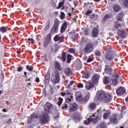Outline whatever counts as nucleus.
I'll return each mask as SVG.
<instances>
[{"mask_svg":"<svg viewBox=\"0 0 128 128\" xmlns=\"http://www.w3.org/2000/svg\"><path fill=\"white\" fill-rule=\"evenodd\" d=\"M90 14H92V10H90V9L88 10L87 12H86V16H90Z\"/></svg>","mask_w":128,"mask_h":128,"instance_id":"38","label":"nucleus"},{"mask_svg":"<svg viewBox=\"0 0 128 128\" xmlns=\"http://www.w3.org/2000/svg\"><path fill=\"white\" fill-rule=\"evenodd\" d=\"M66 18V14L64 12H61L60 14V19L61 20H64Z\"/></svg>","mask_w":128,"mask_h":128,"instance_id":"40","label":"nucleus"},{"mask_svg":"<svg viewBox=\"0 0 128 128\" xmlns=\"http://www.w3.org/2000/svg\"><path fill=\"white\" fill-rule=\"evenodd\" d=\"M36 82H40V78H36Z\"/></svg>","mask_w":128,"mask_h":128,"instance_id":"62","label":"nucleus"},{"mask_svg":"<svg viewBox=\"0 0 128 128\" xmlns=\"http://www.w3.org/2000/svg\"><path fill=\"white\" fill-rule=\"evenodd\" d=\"M50 122V116L48 114L42 113L40 118V122L41 124H48Z\"/></svg>","mask_w":128,"mask_h":128,"instance_id":"5","label":"nucleus"},{"mask_svg":"<svg viewBox=\"0 0 128 128\" xmlns=\"http://www.w3.org/2000/svg\"><path fill=\"white\" fill-rule=\"evenodd\" d=\"M74 120H76V122H78L80 120V118L78 117V116H77V117L74 118Z\"/></svg>","mask_w":128,"mask_h":128,"instance_id":"52","label":"nucleus"},{"mask_svg":"<svg viewBox=\"0 0 128 128\" xmlns=\"http://www.w3.org/2000/svg\"><path fill=\"white\" fill-rule=\"evenodd\" d=\"M60 72L56 70L52 72V76H51V82L53 84H56L60 82Z\"/></svg>","mask_w":128,"mask_h":128,"instance_id":"3","label":"nucleus"},{"mask_svg":"<svg viewBox=\"0 0 128 128\" xmlns=\"http://www.w3.org/2000/svg\"><path fill=\"white\" fill-rule=\"evenodd\" d=\"M84 52H87V54H89V52H92V49H90V48H84Z\"/></svg>","mask_w":128,"mask_h":128,"instance_id":"37","label":"nucleus"},{"mask_svg":"<svg viewBox=\"0 0 128 128\" xmlns=\"http://www.w3.org/2000/svg\"><path fill=\"white\" fill-rule=\"evenodd\" d=\"M103 82L105 84H108L110 82V78L108 76H104V78H103Z\"/></svg>","mask_w":128,"mask_h":128,"instance_id":"27","label":"nucleus"},{"mask_svg":"<svg viewBox=\"0 0 128 128\" xmlns=\"http://www.w3.org/2000/svg\"><path fill=\"white\" fill-rule=\"evenodd\" d=\"M70 52H71V54H74L76 52V50L74 48H70L69 49Z\"/></svg>","mask_w":128,"mask_h":128,"instance_id":"48","label":"nucleus"},{"mask_svg":"<svg viewBox=\"0 0 128 128\" xmlns=\"http://www.w3.org/2000/svg\"><path fill=\"white\" fill-rule=\"evenodd\" d=\"M96 104L91 103L89 105L88 109L90 110H91V112H92V110H96Z\"/></svg>","mask_w":128,"mask_h":128,"instance_id":"19","label":"nucleus"},{"mask_svg":"<svg viewBox=\"0 0 128 128\" xmlns=\"http://www.w3.org/2000/svg\"><path fill=\"white\" fill-rule=\"evenodd\" d=\"M114 10V12H118V10H120V6L118 5H115L113 7Z\"/></svg>","mask_w":128,"mask_h":128,"instance_id":"30","label":"nucleus"},{"mask_svg":"<svg viewBox=\"0 0 128 128\" xmlns=\"http://www.w3.org/2000/svg\"><path fill=\"white\" fill-rule=\"evenodd\" d=\"M100 118H102V116H100V117H98V115H96V113H94L90 116L89 118L84 122V124H90V122H93L94 124H96L98 122V120H100Z\"/></svg>","mask_w":128,"mask_h":128,"instance_id":"4","label":"nucleus"},{"mask_svg":"<svg viewBox=\"0 0 128 128\" xmlns=\"http://www.w3.org/2000/svg\"><path fill=\"white\" fill-rule=\"evenodd\" d=\"M66 26H68V22H64L61 27V32H64L66 30Z\"/></svg>","mask_w":128,"mask_h":128,"instance_id":"22","label":"nucleus"},{"mask_svg":"<svg viewBox=\"0 0 128 128\" xmlns=\"http://www.w3.org/2000/svg\"><path fill=\"white\" fill-rule=\"evenodd\" d=\"M24 76H26V78H27V74H28V72H24Z\"/></svg>","mask_w":128,"mask_h":128,"instance_id":"63","label":"nucleus"},{"mask_svg":"<svg viewBox=\"0 0 128 128\" xmlns=\"http://www.w3.org/2000/svg\"><path fill=\"white\" fill-rule=\"evenodd\" d=\"M52 108H54V106L50 102H46L44 106V110L46 112H50L52 110Z\"/></svg>","mask_w":128,"mask_h":128,"instance_id":"6","label":"nucleus"},{"mask_svg":"<svg viewBox=\"0 0 128 128\" xmlns=\"http://www.w3.org/2000/svg\"><path fill=\"white\" fill-rule=\"evenodd\" d=\"M90 94H87L84 98H82V101L81 102H88L89 100H90Z\"/></svg>","mask_w":128,"mask_h":128,"instance_id":"23","label":"nucleus"},{"mask_svg":"<svg viewBox=\"0 0 128 128\" xmlns=\"http://www.w3.org/2000/svg\"><path fill=\"white\" fill-rule=\"evenodd\" d=\"M123 4L124 6H126V8H128V0H126L124 2Z\"/></svg>","mask_w":128,"mask_h":128,"instance_id":"42","label":"nucleus"},{"mask_svg":"<svg viewBox=\"0 0 128 128\" xmlns=\"http://www.w3.org/2000/svg\"><path fill=\"white\" fill-rule=\"evenodd\" d=\"M90 18L93 20H98V15L96 14H92L90 16Z\"/></svg>","mask_w":128,"mask_h":128,"instance_id":"29","label":"nucleus"},{"mask_svg":"<svg viewBox=\"0 0 128 128\" xmlns=\"http://www.w3.org/2000/svg\"><path fill=\"white\" fill-rule=\"evenodd\" d=\"M77 86L79 88H84V84H80L77 85Z\"/></svg>","mask_w":128,"mask_h":128,"instance_id":"51","label":"nucleus"},{"mask_svg":"<svg viewBox=\"0 0 128 128\" xmlns=\"http://www.w3.org/2000/svg\"><path fill=\"white\" fill-rule=\"evenodd\" d=\"M112 18V15L110 14H107L103 18V20H104V22L106 20H108L109 18Z\"/></svg>","mask_w":128,"mask_h":128,"instance_id":"31","label":"nucleus"},{"mask_svg":"<svg viewBox=\"0 0 128 128\" xmlns=\"http://www.w3.org/2000/svg\"><path fill=\"white\" fill-rule=\"evenodd\" d=\"M78 109V106L76 103H72L70 105V112H74L76 110Z\"/></svg>","mask_w":128,"mask_h":128,"instance_id":"11","label":"nucleus"},{"mask_svg":"<svg viewBox=\"0 0 128 128\" xmlns=\"http://www.w3.org/2000/svg\"><path fill=\"white\" fill-rule=\"evenodd\" d=\"M58 116H59L58 114L57 113L56 115L54 116V118L55 120H56L57 118H58Z\"/></svg>","mask_w":128,"mask_h":128,"instance_id":"57","label":"nucleus"},{"mask_svg":"<svg viewBox=\"0 0 128 128\" xmlns=\"http://www.w3.org/2000/svg\"><path fill=\"white\" fill-rule=\"evenodd\" d=\"M55 68L58 70H60V64L57 62L55 63Z\"/></svg>","mask_w":128,"mask_h":128,"instance_id":"33","label":"nucleus"},{"mask_svg":"<svg viewBox=\"0 0 128 128\" xmlns=\"http://www.w3.org/2000/svg\"><path fill=\"white\" fill-rule=\"evenodd\" d=\"M97 98L98 100L104 102H110L112 100V96L110 94H106L104 91H100L98 93Z\"/></svg>","mask_w":128,"mask_h":128,"instance_id":"1","label":"nucleus"},{"mask_svg":"<svg viewBox=\"0 0 128 128\" xmlns=\"http://www.w3.org/2000/svg\"><path fill=\"white\" fill-rule=\"evenodd\" d=\"M94 85H96L95 84H94L92 82V81L90 80L87 83H86L85 86L86 90H90V88H94Z\"/></svg>","mask_w":128,"mask_h":128,"instance_id":"13","label":"nucleus"},{"mask_svg":"<svg viewBox=\"0 0 128 128\" xmlns=\"http://www.w3.org/2000/svg\"><path fill=\"white\" fill-rule=\"evenodd\" d=\"M63 38V36H60L58 35H56L54 38V42H58V40H62Z\"/></svg>","mask_w":128,"mask_h":128,"instance_id":"25","label":"nucleus"},{"mask_svg":"<svg viewBox=\"0 0 128 128\" xmlns=\"http://www.w3.org/2000/svg\"><path fill=\"white\" fill-rule=\"evenodd\" d=\"M118 114H113L110 118V122H111V124H118Z\"/></svg>","mask_w":128,"mask_h":128,"instance_id":"8","label":"nucleus"},{"mask_svg":"<svg viewBox=\"0 0 128 128\" xmlns=\"http://www.w3.org/2000/svg\"><path fill=\"white\" fill-rule=\"evenodd\" d=\"M110 114H112V113L110 112V111L106 112L103 115L104 120H108V118H110Z\"/></svg>","mask_w":128,"mask_h":128,"instance_id":"21","label":"nucleus"},{"mask_svg":"<svg viewBox=\"0 0 128 128\" xmlns=\"http://www.w3.org/2000/svg\"><path fill=\"white\" fill-rule=\"evenodd\" d=\"M112 82L116 86L118 84V80L116 79H112Z\"/></svg>","mask_w":128,"mask_h":128,"instance_id":"45","label":"nucleus"},{"mask_svg":"<svg viewBox=\"0 0 128 128\" xmlns=\"http://www.w3.org/2000/svg\"><path fill=\"white\" fill-rule=\"evenodd\" d=\"M26 70H29V72H32V70H33L32 66L30 65L26 66Z\"/></svg>","mask_w":128,"mask_h":128,"instance_id":"36","label":"nucleus"},{"mask_svg":"<svg viewBox=\"0 0 128 128\" xmlns=\"http://www.w3.org/2000/svg\"><path fill=\"white\" fill-rule=\"evenodd\" d=\"M72 58H74V57L72 56L70 54H68L67 55V64H70V62H72Z\"/></svg>","mask_w":128,"mask_h":128,"instance_id":"24","label":"nucleus"},{"mask_svg":"<svg viewBox=\"0 0 128 128\" xmlns=\"http://www.w3.org/2000/svg\"><path fill=\"white\" fill-rule=\"evenodd\" d=\"M28 40L30 42L31 44H34V40L32 38H28Z\"/></svg>","mask_w":128,"mask_h":128,"instance_id":"55","label":"nucleus"},{"mask_svg":"<svg viewBox=\"0 0 128 128\" xmlns=\"http://www.w3.org/2000/svg\"><path fill=\"white\" fill-rule=\"evenodd\" d=\"M100 126L102 128H106V124L104 122H102L100 124Z\"/></svg>","mask_w":128,"mask_h":128,"instance_id":"43","label":"nucleus"},{"mask_svg":"<svg viewBox=\"0 0 128 128\" xmlns=\"http://www.w3.org/2000/svg\"><path fill=\"white\" fill-rule=\"evenodd\" d=\"M104 70L106 74H112V67H110V66L106 65Z\"/></svg>","mask_w":128,"mask_h":128,"instance_id":"15","label":"nucleus"},{"mask_svg":"<svg viewBox=\"0 0 128 128\" xmlns=\"http://www.w3.org/2000/svg\"><path fill=\"white\" fill-rule=\"evenodd\" d=\"M62 100H64L62 98H58V104L59 106H60L62 105Z\"/></svg>","mask_w":128,"mask_h":128,"instance_id":"34","label":"nucleus"},{"mask_svg":"<svg viewBox=\"0 0 128 128\" xmlns=\"http://www.w3.org/2000/svg\"><path fill=\"white\" fill-rule=\"evenodd\" d=\"M84 34L85 36H88V30H84Z\"/></svg>","mask_w":128,"mask_h":128,"instance_id":"58","label":"nucleus"},{"mask_svg":"<svg viewBox=\"0 0 128 128\" xmlns=\"http://www.w3.org/2000/svg\"><path fill=\"white\" fill-rule=\"evenodd\" d=\"M74 96H70V98H67L66 100V102H71L72 101V98Z\"/></svg>","mask_w":128,"mask_h":128,"instance_id":"49","label":"nucleus"},{"mask_svg":"<svg viewBox=\"0 0 128 128\" xmlns=\"http://www.w3.org/2000/svg\"><path fill=\"white\" fill-rule=\"evenodd\" d=\"M96 56H102V52H100V51H96Z\"/></svg>","mask_w":128,"mask_h":128,"instance_id":"50","label":"nucleus"},{"mask_svg":"<svg viewBox=\"0 0 128 128\" xmlns=\"http://www.w3.org/2000/svg\"><path fill=\"white\" fill-rule=\"evenodd\" d=\"M116 50H112V48L107 50V52L105 54V58L108 62H112L114 58H116Z\"/></svg>","mask_w":128,"mask_h":128,"instance_id":"2","label":"nucleus"},{"mask_svg":"<svg viewBox=\"0 0 128 128\" xmlns=\"http://www.w3.org/2000/svg\"><path fill=\"white\" fill-rule=\"evenodd\" d=\"M24 70V67L23 66H18V68L17 70L18 72H20Z\"/></svg>","mask_w":128,"mask_h":128,"instance_id":"47","label":"nucleus"},{"mask_svg":"<svg viewBox=\"0 0 128 128\" xmlns=\"http://www.w3.org/2000/svg\"><path fill=\"white\" fill-rule=\"evenodd\" d=\"M68 106H70V102H68L66 101L64 106L62 107V110H66V108H68Z\"/></svg>","mask_w":128,"mask_h":128,"instance_id":"28","label":"nucleus"},{"mask_svg":"<svg viewBox=\"0 0 128 128\" xmlns=\"http://www.w3.org/2000/svg\"><path fill=\"white\" fill-rule=\"evenodd\" d=\"M93 60H94L92 58H89L87 60V62H92Z\"/></svg>","mask_w":128,"mask_h":128,"instance_id":"56","label":"nucleus"},{"mask_svg":"<svg viewBox=\"0 0 128 128\" xmlns=\"http://www.w3.org/2000/svg\"><path fill=\"white\" fill-rule=\"evenodd\" d=\"M122 25L120 24V22H116L115 23V28H118L120 27V26H122Z\"/></svg>","mask_w":128,"mask_h":128,"instance_id":"35","label":"nucleus"},{"mask_svg":"<svg viewBox=\"0 0 128 128\" xmlns=\"http://www.w3.org/2000/svg\"><path fill=\"white\" fill-rule=\"evenodd\" d=\"M62 6H64V2H61L59 3L58 8H60Z\"/></svg>","mask_w":128,"mask_h":128,"instance_id":"46","label":"nucleus"},{"mask_svg":"<svg viewBox=\"0 0 128 128\" xmlns=\"http://www.w3.org/2000/svg\"><path fill=\"white\" fill-rule=\"evenodd\" d=\"M118 34L120 36V38H126V33L124 30H118Z\"/></svg>","mask_w":128,"mask_h":128,"instance_id":"14","label":"nucleus"},{"mask_svg":"<svg viewBox=\"0 0 128 128\" xmlns=\"http://www.w3.org/2000/svg\"><path fill=\"white\" fill-rule=\"evenodd\" d=\"M58 24H60V22L58 20H56L54 21V24L51 30L52 32L54 34V32H58Z\"/></svg>","mask_w":128,"mask_h":128,"instance_id":"7","label":"nucleus"},{"mask_svg":"<svg viewBox=\"0 0 128 128\" xmlns=\"http://www.w3.org/2000/svg\"><path fill=\"white\" fill-rule=\"evenodd\" d=\"M98 30L96 28H94L93 29L92 36L94 38H96L98 35Z\"/></svg>","mask_w":128,"mask_h":128,"instance_id":"20","label":"nucleus"},{"mask_svg":"<svg viewBox=\"0 0 128 128\" xmlns=\"http://www.w3.org/2000/svg\"><path fill=\"white\" fill-rule=\"evenodd\" d=\"M124 16V14L122 12L118 14L117 17L118 20H122Z\"/></svg>","mask_w":128,"mask_h":128,"instance_id":"26","label":"nucleus"},{"mask_svg":"<svg viewBox=\"0 0 128 128\" xmlns=\"http://www.w3.org/2000/svg\"><path fill=\"white\" fill-rule=\"evenodd\" d=\"M0 30L1 32H6V27H2L0 28Z\"/></svg>","mask_w":128,"mask_h":128,"instance_id":"41","label":"nucleus"},{"mask_svg":"<svg viewBox=\"0 0 128 128\" xmlns=\"http://www.w3.org/2000/svg\"><path fill=\"white\" fill-rule=\"evenodd\" d=\"M119 76H120L118 74H114V78H118Z\"/></svg>","mask_w":128,"mask_h":128,"instance_id":"59","label":"nucleus"},{"mask_svg":"<svg viewBox=\"0 0 128 128\" xmlns=\"http://www.w3.org/2000/svg\"><path fill=\"white\" fill-rule=\"evenodd\" d=\"M100 76L98 74H94L92 77V81L95 84V86L98 84V80H100Z\"/></svg>","mask_w":128,"mask_h":128,"instance_id":"9","label":"nucleus"},{"mask_svg":"<svg viewBox=\"0 0 128 128\" xmlns=\"http://www.w3.org/2000/svg\"><path fill=\"white\" fill-rule=\"evenodd\" d=\"M126 101L128 102V96H127V98H126Z\"/></svg>","mask_w":128,"mask_h":128,"instance_id":"64","label":"nucleus"},{"mask_svg":"<svg viewBox=\"0 0 128 128\" xmlns=\"http://www.w3.org/2000/svg\"><path fill=\"white\" fill-rule=\"evenodd\" d=\"M116 92L118 96H122V94H126V89L124 88V87H120L118 88Z\"/></svg>","mask_w":128,"mask_h":128,"instance_id":"12","label":"nucleus"},{"mask_svg":"<svg viewBox=\"0 0 128 128\" xmlns=\"http://www.w3.org/2000/svg\"><path fill=\"white\" fill-rule=\"evenodd\" d=\"M84 78H90V73L88 72H86L82 76Z\"/></svg>","mask_w":128,"mask_h":128,"instance_id":"32","label":"nucleus"},{"mask_svg":"<svg viewBox=\"0 0 128 128\" xmlns=\"http://www.w3.org/2000/svg\"><path fill=\"white\" fill-rule=\"evenodd\" d=\"M72 84H74V81H70L68 87V88L69 86H72Z\"/></svg>","mask_w":128,"mask_h":128,"instance_id":"60","label":"nucleus"},{"mask_svg":"<svg viewBox=\"0 0 128 128\" xmlns=\"http://www.w3.org/2000/svg\"><path fill=\"white\" fill-rule=\"evenodd\" d=\"M83 97H84V96H82V92H76V98L78 102H82Z\"/></svg>","mask_w":128,"mask_h":128,"instance_id":"10","label":"nucleus"},{"mask_svg":"<svg viewBox=\"0 0 128 128\" xmlns=\"http://www.w3.org/2000/svg\"><path fill=\"white\" fill-rule=\"evenodd\" d=\"M86 48H92V44H87L86 45Z\"/></svg>","mask_w":128,"mask_h":128,"instance_id":"39","label":"nucleus"},{"mask_svg":"<svg viewBox=\"0 0 128 128\" xmlns=\"http://www.w3.org/2000/svg\"><path fill=\"white\" fill-rule=\"evenodd\" d=\"M50 22H48L46 24V30H48V28H50Z\"/></svg>","mask_w":128,"mask_h":128,"instance_id":"54","label":"nucleus"},{"mask_svg":"<svg viewBox=\"0 0 128 128\" xmlns=\"http://www.w3.org/2000/svg\"><path fill=\"white\" fill-rule=\"evenodd\" d=\"M70 36L74 40H76L78 38V34H76V32L73 31L70 32Z\"/></svg>","mask_w":128,"mask_h":128,"instance_id":"17","label":"nucleus"},{"mask_svg":"<svg viewBox=\"0 0 128 128\" xmlns=\"http://www.w3.org/2000/svg\"><path fill=\"white\" fill-rule=\"evenodd\" d=\"M61 96H66V93L62 92Z\"/></svg>","mask_w":128,"mask_h":128,"instance_id":"61","label":"nucleus"},{"mask_svg":"<svg viewBox=\"0 0 128 128\" xmlns=\"http://www.w3.org/2000/svg\"><path fill=\"white\" fill-rule=\"evenodd\" d=\"M50 74H47L45 76V80H50Z\"/></svg>","mask_w":128,"mask_h":128,"instance_id":"53","label":"nucleus"},{"mask_svg":"<svg viewBox=\"0 0 128 128\" xmlns=\"http://www.w3.org/2000/svg\"><path fill=\"white\" fill-rule=\"evenodd\" d=\"M38 114H33L31 115L32 118H38Z\"/></svg>","mask_w":128,"mask_h":128,"instance_id":"44","label":"nucleus"},{"mask_svg":"<svg viewBox=\"0 0 128 128\" xmlns=\"http://www.w3.org/2000/svg\"><path fill=\"white\" fill-rule=\"evenodd\" d=\"M60 60H62V62H66V52H62L61 56H59Z\"/></svg>","mask_w":128,"mask_h":128,"instance_id":"18","label":"nucleus"},{"mask_svg":"<svg viewBox=\"0 0 128 128\" xmlns=\"http://www.w3.org/2000/svg\"><path fill=\"white\" fill-rule=\"evenodd\" d=\"M64 74L67 76H70L72 74V71L70 68L67 67L64 70Z\"/></svg>","mask_w":128,"mask_h":128,"instance_id":"16","label":"nucleus"}]
</instances>
